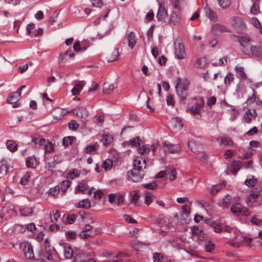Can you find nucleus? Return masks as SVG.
I'll return each instance as SVG.
<instances>
[{
  "instance_id": "nucleus-26",
  "label": "nucleus",
  "mask_w": 262,
  "mask_h": 262,
  "mask_svg": "<svg viewBox=\"0 0 262 262\" xmlns=\"http://www.w3.org/2000/svg\"><path fill=\"white\" fill-rule=\"evenodd\" d=\"M166 177L171 181L175 180L177 178L176 169L173 167H170L167 169L166 170Z\"/></svg>"
},
{
  "instance_id": "nucleus-33",
  "label": "nucleus",
  "mask_w": 262,
  "mask_h": 262,
  "mask_svg": "<svg viewBox=\"0 0 262 262\" xmlns=\"http://www.w3.org/2000/svg\"><path fill=\"white\" fill-rule=\"evenodd\" d=\"M235 71L239 79L243 80H245L247 79V75L244 71L243 67L236 66L235 67Z\"/></svg>"
},
{
  "instance_id": "nucleus-60",
  "label": "nucleus",
  "mask_w": 262,
  "mask_h": 262,
  "mask_svg": "<svg viewBox=\"0 0 262 262\" xmlns=\"http://www.w3.org/2000/svg\"><path fill=\"white\" fill-rule=\"evenodd\" d=\"M188 146L189 148L190 149V150L193 152L194 153L198 154L201 151L199 149V148H196L195 147V144L193 141H190L188 143Z\"/></svg>"
},
{
  "instance_id": "nucleus-2",
  "label": "nucleus",
  "mask_w": 262,
  "mask_h": 262,
  "mask_svg": "<svg viewBox=\"0 0 262 262\" xmlns=\"http://www.w3.org/2000/svg\"><path fill=\"white\" fill-rule=\"evenodd\" d=\"M146 167L145 160L138 157L134 160V168L127 173V179L133 182L141 181L143 178L145 172L144 169Z\"/></svg>"
},
{
  "instance_id": "nucleus-53",
  "label": "nucleus",
  "mask_w": 262,
  "mask_h": 262,
  "mask_svg": "<svg viewBox=\"0 0 262 262\" xmlns=\"http://www.w3.org/2000/svg\"><path fill=\"white\" fill-rule=\"evenodd\" d=\"M74 262H85V255L81 253H78L74 256Z\"/></svg>"
},
{
  "instance_id": "nucleus-19",
  "label": "nucleus",
  "mask_w": 262,
  "mask_h": 262,
  "mask_svg": "<svg viewBox=\"0 0 262 262\" xmlns=\"http://www.w3.org/2000/svg\"><path fill=\"white\" fill-rule=\"evenodd\" d=\"M74 114L81 118L85 119L88 117L89 114L85 107L81 106L74 110Z\"/></svg>"
},
{
  "instance_id": "nucleus-36",
  "label": "nucleus",
  "mask_w": 262,
  "mask_h": 262,
  "mask_svg": "<svg viewBox=\"0 0 262 262\" xmlns=\"http://www.w3.org/2000/svg\"><path fill=\"white\" fill-rule=\"evenodd\" d=\"M191 202H189L182 206V214L185 216L187 217L190 212Z\"/></svg>"
},
{
  "instance_id": "nucleus-1",
  "label": "nucleus",
  "mask_w": 262,
  "mask_h": 262,
  "mask_svg": "<svg viewBox=\"0 0 262 262\" xmlns=\"http://www.w3.org/2000/svg\"><path fill=\"white\" fill-rule=\"evenodd\" d=\"M237 40L239 43L241 50L244 54L249 57L262 59L261 45H251V39L248 35L238 36Z\"/></svg>"
},
{
  "instance_id": "nucleus-21",
  "label": "nucleus",
  "mask_w": 262,
  "mask_h": 262,
  "mask_svg": "<svg viewBox=\"0 0 262 262\" xmlns=\"http://www.w3.org/2000/svg\"><path fill=\"white\" fill-rule=\"evenodd\" d=\"M99 145L96 142L93 144L88 145L84 148V152L89 154H95L98 148Z\"/></svg>"
},
{
  "instance_id": "nucleus-13",
  "label": "nucleus",
  "mask_w": 262,
  "mask_h": 262,
  "mask_svg": "<svg viewBox=\"0 0 262 262\" xmlns=\"http://www.w3.org/2000/svg\"><path fill=\"white\" fill-rule=\"evenodd\" d=\"M95 190L94 188H89V187L84 183H80L76 188V192L79 191L81 193H86L91 194L93 191Z\"/></svg>"
},
{
  "instance_id": "nucleus-50",
  "label": "nucleus",
  "mask_w": 262,
  "mask_h": 262,
  "mask_svg": "<svg viewBox=\"0 0 262 262\" xmlns=\"http://www.w3.org/2000/svg\"><path fill=\"white\" fill-rule=\"evenodd\" d=\"M119 55L118 50L115 49L113 52L112 55H109L107 57V60L108 62H112L117 59Z\"/></svg>"
},
{
  "instance_id": "nucleus-43",
  "label": "nucleus",
  "mask_w": 262,
  "mask_h": 262,
  "mask_svg": "<svg viewBox=\"0 0 262 262\" xmlns=\"http://www.w3.org/2000/svg\"><path fill=\"white\" fill-rule=\"evenodd\" d=\"M53 115L56 119L61 118L63 116V111L59 108H56L54 109L52 112Z\"/></svg>"
},
{
  "instance_id": "nucleus-47",
  "label": "nucleus",
  "mask_w": 262,
  "mask_h": 262,
  "mask_svg": "<svg viewBox=\"0 0 262 262\" xmlns=\"http://www.w3.org/2000/svg\"><path fill=\"white\" fill-rule=\"evenodd\" d=\"M19 212L21 216H27L32 214L33 209L30 207H26L20 209Z\"/></svg>"
},
{
  "instance_id": "nucleus-27",
  "label": "nucleus",
  "mask_w": 262,
  "mask_h": 262,
  "mask_svg": "<svg viewBox=\"0 0 262 262\" xmlns=\"http://www.w3.org/2000/svg\"><path fill=\"white\" fill-rule=\"evenodd\" d=\"M36 163V158L34 156L29 157L26 159V164L28 167L35 168L37 165Z\"/></svg>"
},
{
  "instance_id": "nucleus-15",
  "label": "nucleus",
  "mask_w": 262,
  "mask_h": 262,
  "mask_svg": "<svg viewBox=\"0 0 262 262\" xmlns=\"http://www.w3.org/2000/svg\"><path fill=\"white\" fill-rule=\"evenodd\" d=\"M164 146L166 149L172 154H178L181 150L180 145L179 144H172L169 142H165Z\"/></svg>"
},
{
  "instance_id": "nucleus-38",
  "label": "nucleus",
  "mask_w": 262,
  "mask_h": 262,
  "mask_svg": "<svg viewBox=\"0 0 262 262\" xmlns=\"http://www.w3.org/2000/svg\"><path fill=\"white\" fill-rule=\"evenodd\" d=\"M231 196L229 194H227L223 198L221 206L223 207H228L231 204Z\"/></svg>"
},
{
  "instance_id": "nucleus-45",
  "label": "nucleus",
  "mask_w": 262,
  "mask_h": 262,
  "mask_svg": "<svg viewBox=\"0 0 262 262\" xmlns=\"http://www.w3.org/2000/svg\"><path fill=\"white\" fill-rule=\"evenodd\" d=\"M79 174L80 173L77 169H74L68 173L67 178L70 179H74V178L78 177L79 176Z\"/></svg>"
},
{
  "instance_id": "nucleus-55",
  "label": "nucleus",
  "mask_w": 262,
  "mask_h": 262,
  "mask_svg": "<svg viewBox=\"0 0 262 262\" xmlns=\"http://www.w3.org/2000/svg\"><path fill=\"white\" fill-rule=\"evenodd\" d=\"M250 12L254 14L257 15L259 12L258 3L254 2L250 9Z\"/></svg>"
},
{
  "instance_id": "nucleus-7",
  "label": "nucleus",
  "mask_w": 262,
  "mask_h": 262,
  "mask_svg": "<svg viewBox=\"0 0 262 262\" xmlns=\"http://www.w3.org/2000/svg\"><path fill=\"white\" fill-rule=\"evenodd\" d=\"M204 106V103L202 101H198L190 106L188 109L189 112L197 119L201 117V110Z\"/></svg>"
},
{
  "instance_id": "nucleus-16",
  "label": "nucleus",
  "mask_w": 262,
  "mask_h": 262,
  "mask_svg": "<svg viewBox=\"0 0 262 262\" xmlns=\"http://www.w3.org/2000/svg\"><path fill=\"white\" fill-rule=\"evenodd\" d=\"M25 256L28 259H32L34 257V254L32 246L27 243L24 245L23 248Z\"/></svg>"
},
{
  "instance_id": "nucleus-8",
  "label": "nucleus",
  "mask_w": 262,
  "mask_h": 262,
  "mask_svg": "<svg viewBox=\"0 0 262 262\" xmlns=\"http://www.w3.org/2000/svg\"><path fill=\"white\" fill-rule=\"evenodd\" d=\"M232 212L237 215L248 216L249 214V212L248 208L242 207L241 205L237 204L235 205H233L231 208Z\"/></svg>"
},
{
  "instance_id": "nucleus-22",
  "label": "nucleus",
  "mask_w": 262,
  "mask_h": 262,
  "mask_svg": "<svg viewBox=\"0 0 262 262\" xmlns=\"http://www.w3.org/2000/svg\"><path fill=\"white\" fill-rule=\"evenodd\" d=\"M113 141V135L110 134H105L102 136L101 141L105 146H107L111 144Z\"/></svg>"
},
{
  "instance_id": "nucleus-39",
  "label": "nucleus",
  "mask_w": 262,
  "mask_h": 262,
  "mask_svg": "<svg viewBox=\"0 0 262 262\" xmlns=\"http://www.w3.org/2000/svg\"><path fill=\"white\" fill-rule=\"evenodd\" d=\"M257 183V180L253 176H251V178L246 179L245 181V185L251 187H254Z\"/></svg>"
},
{
  "instance_id": "nucleus-17",
  "label": "nucleus",
  "mask_w": 262,
  "mask_h": 262,
  "mask_svg": "<svg viewBox=\"0 0 262 262\" xmlns=\"http://www.w3.org/2000/svg\"><path fill=\"white\" fill-rule=\"evenodd\" d=\"M11 160L2 159L0 162V173L3 175H6L9 168V164Z\"/></svg>"
},
{
  "instance_id": "nucleus-34",
  "label": "nucleus",
  "mask_w": 262,
  "mask_h": 262,
  "mask_svg": "<svg viewBox=\"0 0 262 262\" xmlns=\"http://www.w3.org/2000/svg\"><path fill=\"white\" fill-rule=\"evenodd\" d=\"M73 251L70 246H66L64 248V257L67 259H70L74 256Z\"/></svg>"
},
{
  "instance_id": "nucleus-12",
  "label": "nucleus",
  "mask_w": 262,
  "mask_h": 262,
  "mask_svg": "<svg viewBox=\"0 0 262 262\" xmlns=\"http://www.w3.org/2000/svg\"><path fill=\"white\" fill-rule=\"evenodd\" d=\"M125 39L127 40L128 46L130 49H133L136 43V36L133 32L127 31Z\"/></svg>"
},
{
  "instance_id": "nucleus-4",
  "label": "nucleus",
  "mask_w": 262,
  "mask_h": 262,
  "mask_svg": "<svg viewBox=\"0 0 262 262\" xmlns=\"http://www.w3.org/2000/svg\"><path fill=\"white\" fill-rule=\"evenodd\" d=\"M25 88L26 85H23L20 87L16 92L10 94L7 100V102L12 104L13 107L19 106V103H18V101L21 98V92L23 89Z\"/></svg>"
},
{
  "instance_id": "nucleus-14",
  "label": "nucleus",
  "mask_w": 262,
  "mask_h": 262,
  "mask_svg": "<svg viewBox=\"0 0 262 262\" xmlns=\"http://www.w3.org/2000/svg\"><path fill=\"white\" fill-rule=\"evenodd\" d=\"M212 32L214 35H218L224 32H230V31L225 26L216 24L212 27Z\"/></svg>"
},
{
  "instance_id": "nucleus-3",
  "label": "nucleus",
  "mask_w": 262,
  "mask_h": 262,
  "mask_svg": "<svg viewBox=\"0 0 262 262\" xmlns=\"http://www.w3.org/2000/svg\"><path fill=\"white\" fill-rule=\"evenodd\" d=\"M189 84V82L187 79L179 78L177 80L176 89L177 94L182 101H185L186 99Z\"/></svg>"
},
{
  "instance_id": "nucleus-49",
  "label": "nucleus",
  "mask_w": 262,
  "mask_h": 262,
  "mask_svg": "<svg viewBox=\"0 0 262 262\" xmlns=\"http://www.w3.org/2000/svg\"><path fill=\"white\" fill-rule=\"evenodd\" d=\"M60 217V213L58 210H53L50 213V218L52 222H57Z\"/></svg>"
},
{
  "instance_id": "nucleus-62",
  "label": "nucleus",
  "mask_w": 262,
  "mask_h": 262,
  "mask_svg": "<svg viewBox=\"0 0 262 262\" xmlns=\"http://www.w3.org/2000/svg\"><path fill=\"white\" fill-rule=\"evenodd\" d=\"M205 65V59L204 58H198L195 63V67L198 68L203 67Z\"/></svg>"
},
{
  "instance_id": "nucleus-40",
  "label": "nucleus",
  "mask_w": 262,
  "mask_h": 262,
  "mask_svg": "<svg viewBox=\"0 0 262 262\" xmlns=\"http://www.w3.org/2000/svg\"><path fill=\"white\" fill-rule=\"evenodd\" d=\"M171 122L173 124V127L176 128L180 129L183 127V124L182 122V121L180 119V118L178 117H176L172 119Z\"/></svg>"
},
{
  "instance_id": "nucleus-11",
  "label": "nucleus",
  "mask_w": 262,
  "mask_h": 262,
  "mask_svg": "<svg viewBox=\"0 0 262 262\" xmlns=\"http://www.w3.org/2000/svg\"><path fill=\"white\" fill-rule=\"evenodd\" d=\"M42 31L43 30L41 28L36 29L34 24H29L27 26V32L31 37L40 36L42 33Z\"/></svg>"
},
{
  "instance_id": "nucleus-57",
  "label": "nucleus",
  "mask_w": 262,
  "mask_h": 262,
  "mask_svg": "<svg viewBox=\"0 0 262 262\" xmlns=\"http://www.w3.org/2000/svg\"><path fill=\"white\" fill-rule=\"evenodd\" d=\"M219 5L224 9L229 7L231 4L230 0H217Z\"/></svg>"
},
{
  "instance_id": "nucleus-23",
  "label": "nucleus",
  "mask_w": 262,
  "mask_h": 262,
  "mask_svg": "<svg viewBox=\"0 0 262 262\" xmlns=\"http://www.w3.org/2000/svg\"><path fill=\"white\" fill-rule=\"evenodd\" d=\"M205 15L210 20L212 21H216L217 17L216 14L209 8L206 7L204 8Z\"/></svg>"
},
{
  "instance_id": "nucleus-52",
  "label": "nucleus",
  "mask_w": 262,
  "mask_h": 262,
  "mask_svg": "<svg viewBox=\"0 0 262 262\" xmlns=\"http://www.w3.org/2000/svg\"><path fill=\"white\" fill-rule=\"evenodd\" d=\"M59 186H56L50 189V190H49V194L50 195L56 196L59 194Z\"/></svg>"
},
{
  "instance_id": "nucleus-64",
  "label": "nucleus",
  "mask_w": 262,
  "mask_h": 262,
  "mask_svg": "<svg viewBox=\"0 0 262 262\" xmlns=\"http://www.w3.org/2000/svg\"><path fill=\"white\" fill-rule=\"evenodd\" d=\"M163 256L160 253H154L153 254V260L154 262H161Z\"/></svg>"
},
{
  "instance_id": "nucleus-41",
  "label": "nucleus",
  "mask_w": 262,
  "mask_h": 262,
  "mask_svg": "<svg viewBox=\"0 0 262 262\" xmlns=\"http://www.w3.org/2000/svg\"><path fill=\"white\" fill-rule=\"evenodd\" d=\"M71 182L69 180H64L60 184V190H61L63 193L66 192L67 189L70 187Z\"/></svg>"
},
{
  "instance_id": "nucleus-24",
  "label": "nucleus",
  "mask_w": 262,
  "mask_h": 262,
  "mask_svg": "<svg viewBox=\"0 0 262 262\" xmlns=\"http://www.w3.org/2000/svg\"><path fill=\"white\" fill-rule=\"evenodd\" d=\"M85 84V82L83 81L77 83L72 90V94L74 96L79 95Z\"/></svg>"
},
{
  "instance_id": "nucleus-46",
  "label": "nucleus",
  "mask_w": 262,
  "mask_h": 262,
  "mask_svg": "<svg viewBox=\"0 0 262 262\" xmlns=\"http://www.w3.org/2000/svg\"><path fill=\"white\" fill-rule=\"evenodd\" d=\"M234 79V78L233 75L231 73H228L224 79L225 85L226 86H229V85L231 84V82L233 81Z\"/></svg>"
},
{
  "instance_id": "nucleus-5",
  "label": "nucleus",
  "mask_w": 262,
  "mask_h": 262,
  "mask_svg": "<svg viewBox=\"0 0 262 262\" xmlns=\"http://www.w3.org/2000/svg\"><path fill=\"white\" fill-rule=\"evenodd\" d=\"M174 54L179 59L185 58L186 53L182 39H178L174 42Z\"/></svg>"
},
{
  "instance_id": "nucleus-61",
  "label": "nucleus",
  "mask_w": 262,
  "mask_h": 262,
  "mask_svg": "<svg viewBox=\"0 0 262 262\" xmlns=\"http://www.w3.org/2000/svg\"><path fill=\"white\" fill-rule=\"evenodd\" d=\"M251 223L257 226H262V220L258 218L256 215L253 216L251 220Z\"/></svg>"
},
{
  "instance_id": "nucleus-20",
  "label": "nucleus",
  "mask_w": 262,
  "mask_h": 262,
  "mask_svg": "<svg viewBox=\"0 0 262 262\" xmlns=\"http://www.w3.org/2000/svg\"><path fill=\"white\" fill-rule=\"evenodd\" d=\"M156 150L154 144L151 146H149L148 145H143L138 148V151L139 154L141 155L147 154L150 150H152L154 153Z\"/></svg>"
},
{
  "instance_id": "nucleus-59",
  "label": "nucleus",
  "mask_w": 262,
  "mask_h": 262,
  "mask_svg": "<svg viewBox=\"0 0 262 262\" xmlns=\"http://www.w3.org/2000/svg\"><path fill=\"white\" fill-rule=\"evenodd\" d=\"M73 48L76 52H83L86 50L85 48L81 47L80 42L78 40H77L75 42L73 46Z\"/></svg>"
},
{
  "instance_id": "nucleus-63",
  "label": "nucleus",
  "mask_w": 262,
  "mask_h": 262,
  "mask_svg": "<svg viewBox=\"0 0 262 262\" xmlns=\"http://www.w3.org/2000/svg\"><path fill=\"white\" fill-rule=\"evenodd\" d=\"M73 140L74 138L73 137H64L62 140L63 145L65 146H68L69 145L72 144Z\"/></svg>"
},
{
  "instance_id": "nucleus-25",
  "label": "nucleus",
  "mask_w": 262,
  "mask_h": 262,
  "mask_svg": "<svg viewBox=\"0 0 262 262\" xmlns=\"http://www.w3.org/2000/svg\"><path fill=\"white\" fill-rule=\"evenodd\" d=\"M256 113L254 110H248L245 113L244 117L247 123H250V121L256 117Z\"/></svg>"
},
{
  "instance_id": "nucleus-48",
  "label": "nucleus",
  "mask_w": 262,
  "mask_h": 262,
  "mask_svg": "<svg viewBox=\"0 0 262 262\" xmlns=\"http://www.w3.org/2000/svg\"><path fill=\"white\" fill-rule=\"evenodd\" d=\"M31 177V172H27L21 178L19 183L22 185H26L28 184Z\"/></svg>"
},
{
  "instance_id": "nucleus-30",
  "label": "nucleus",
  "mask_w": 262,
  "mask_h": 262,
  "mask_svg": "<svg viewBox=\"0 0 262 262\" xmlns=\"http://www.w3.org/2000/svg\"><path fill=\"white\" fill-rule=\"evenodd\" d=\"M7 148L12 152H14L17 150L18 145L13 140H8L6 143Z\"/></svg>"
},
{
  "instance_id": "nucleus-28",
  "label": "nucleus",
  "mask_w": 262,
  "mask_h": 262,
  "mask_svg": "<svg viewBox=\"0 0 262 262\" xmlns=\"http://www.w3.org/2000/svg\"><path fill=\"white\" fill-rule=\"evenodd\" d=\"M15 227L16 228H18L21 232L25 231L27 229L29 231L33 232L36 230V227L34 223L29 224L25 226V227H23L19 225H16Z\"/></svg>"
},
{
  "instance_id": "nucleus-9",
  "label": "nucleus",
  "mask_w": 262,
  "mask_h": 262,
  "mask_svg": "<svg viewBox=\"0 0 262 262\" xmlns=\"http://www.w3.org/2000/svg\"><path fill=\"white\" fill-rule=\"evenodd\" d=\"M124 200V195L119 193H112L108 195L109 202L113 204L114 203L118 206H120L123 204Z\"/></svg>"
},
{
  "instance_id": "nucleus-44",
  "label": "nucleus",
  "mask_w": 262,
  "mask_h": 262,
  "mask_svg": "<svg viewBox=\"0 0 262 262\" xmlns=\"http://www.w3.org/2000/svg\"><path fill=\"white\" fill-rule=\"evenodd\" d=\"M128 255L126 253H120L116 256L117 259H113L111 260H104L102 262H123V259H120V258L128 257Z\"/></svg>"
},
{
  "instance_id": "nucleus-42",
  "label": "nucleus",
  "mask_w": 262,
  "mask_h": 262,
  "mask_svg": "<svg viewBox=\"0 0 262 262\" xmlns=\"http://www.w3.org/2000/svg\"><path fill=\"white\" fill-rule=\"evenodd\" d=\"M130 200L132 203H134L135 205H137V201L140 198V194L138 191H132L130 193Z\"/></svg>"
},
{
  "instance_id": "nucleus-31",
  "label": "nucleus",
  "mask_w": 262,
  "mask_h": 262,
  "mask_svg": "<svg viewBox=\"0 0 262 262\" xmlns=\"http://www.w3.org/2000/svg\"><path fill=\"white\" fill-rule=\"evenodd\" d=\"M261 191V189H260L259 188H254V189H253L250 193L249 198V202H252V200H251V199H252L255 200V199L258 198L260 195Z\"/></svg>"
},
{
  "instance_id": "nucleus-35",
  "label": "nucleus",
  "mask_w": 262,
  "mask_h": 262,
  "mask_svg": "<svg viewBox=\"0 0 262 262\" xmlns=\"http://www.w3.org/2000/svg\"><path fill=\"white\" fill-rule=\"evenodd\" d=\"M180 18L181 17L179 14L177 13L176 12H173L170 16V23L176 25L179 23Z\"/></svg>"
},
{
  "instance_id": "nucleus-29",
  "label": "nucleus",
  "mask_w": 262,
  "mask_h": 262,
  "mask_svg": "<svg viewBox=\"0 0 262 262\" xmlns=\"http://www.w3.org/2000/svg\"><path fill=\"white\" fill-rule=\"evenodd\" d=\"M32 141L36 145L40 146L44 145L46 141L41 136L35 135L32 137Z\"/></svg>"
},
{
  "instance_id": "nucleus-18",
  "label": "nucleus",
  "mask_w": 262,
  "mask_h": 262,
  "mask_svg": "<svg viewBox=\"0 0 262 262\" xmlns=\"http://www.w3.org/2000/svg\"><path fill=\"white\" fill-rule=\"evenodd\" d=\"M231 25L236 29H242L245 27L243 19L239 17H234L231 21Z\"/></svg>"
},
{
  "instance_id": "nucleus-58",
  "label": "nucleus",
  "mask_w": 262,
  "mask_h": 262,
  "mask_svg": "<svg viewBox=\"0 0 262 262\" xmlns=\"http://www.w3.org/2000/svg\"><path fill=\"white\" fill-rule=\"evenodd\" d=\"M141 140L139 137H136L130 140L129 142L132 146L137 147L140 144Z\"/></svg>"
},
{
  "instance_id": "nucleus-54",
  "label": "nucleus",
  "mask_w": 262,
  "mask_h": 262,
  "mask_svg": "<svg viewBox=\"0 0 262 262\" xmlns=\"http://www.w3.org/2000/svg\"><path fill=\"white\" fill-rule=\"evenodd\" d=\"M154 197H155L154 195L152 193H151V192L146 193V195H145V203L147 206H149L151 204V203L152 202Z\"/></svg>"
},
{
  "instance_id": "nucleus-10",
  "label": "nucleus",
  "mask_w": 262,
  "mask_h": 262,
  "mask_svg": "<svg viewBox=\"0 0 262 262\" xmlns=\"http://www.w3.org/2000/svg\"><path fill=\"white\" fill-rule=\"evenodd\" d=\"M167 15L168 13L165 7L164 2L159 3V9L156 15L157 19L159 21H162Z\"/></svg>"
},
{
  "instance_id": "nucleus-56",
  "label": "nucleus",
  "mask_w": 262,
  "mask_h": 262,
  "mask_svg": "<svg viewBox=\"0 0 262 262\" xmlns=\"http://www.w3.org/2000/svg\"><path fill=\"white\" fill-rule=\"evenodd\" d=\"M45 145V152L47 153H51L54 150V146L50 142H47V143L43 145Z\"/></svg>"
},
{
  "instance_id": "nucleus-51",
  "label": "nucleus",
  "mask_w": 262,
  "mask_h": 262,
  "mask_svg": "<svg viewBox=\"0 0 262 262\" xmlns=\"http://www.w3.org/2000/svg\"><path fill=\"white\" fill-rule=\"evenodd\" d=\"M79 208H89L91 206V202L88 199H84L78 203Z\"/></svg>"
},
{
  "instance_id": "nucleus-32",
  "label": "nucleus",
  "mask_w": 262,
  "mask_h": 262,
  "mask_svg": "<svg viewBox=\"0 0 262 262\" xmlns=\"http://www.w3.org/2000/svg\"><path fill=\"white\" fill-rule=\"evenodd\" d=\"M114 163L112 159H107L103 161L101 165L102 168H104L105 171L110 170L113 167Z\"/></svg>"
},
{
  "instance_id": "nucleus-37",
  "label": "nucleus",
  "mask_w": 262,
  "mask_h": 262,
  "mask_svg": "<svg viewBox=\"0 0 262 262\" xmlns=\"http://www.w3.org/2000/svg\"><path fill=\"white\" fill-rule=\"evenodd\" d=\"M232 167L231 171L232 173L236 174L240 168L243 167V162L240 161H235L232 164Z\"/></svg>"
},
{
  "instance_id": "nucleus-6",
  "label": "nucleus",
  "mask_w": 262,
  "mask_h": 262,
  "mask_svg": "<svg viewBox=\"0 0 262 262\" xmlns=\"http://www.w3.org/2000/svg\"><path fill=\"white\" fill-rule=\"evenodd\" d=\"M252 243V239L247 237L242 236L241 234L237 235L236 238L231 242L230 244L233 247L239 248L244 244L247 246H251Z\"/></svg>"
}]
</instances>
